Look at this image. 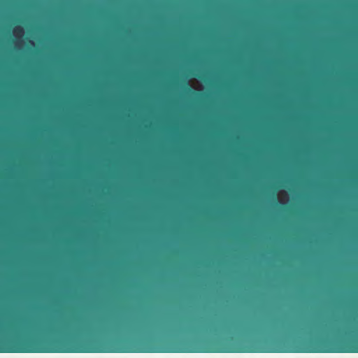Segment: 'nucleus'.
<instances>
[{
	"mask_svg": "<svg viewBox=\"0 0 358 358\" xmlns=\"http://www.w3.org/2000/svg\"><path fill=\"white\" fill-rule=\"evenodd\" d=\"M15 31L17 33H21L22 32V29L20 27H17L15 29Z\"/></svg>",
	"mask_w": 358,
	"mask_h": 358,
	"instance_id": "f257e3e1",
	"label": "nucleus"
},
{
	"mask_svg": "<svg viewBox=\"0 0 358 358\" xmlns=\"http://www.w3.org/2000/svg\"><path fill=\"white\" fill-rule=\"evenodd\" d=\"M185 89L187 92H192V90L191 88L189 87V84L188 83H185Z\"/></svg>",
	"mask_w": 358,
	"mask_h": 358,
	"instance_id": "f03ea898",
	"label": "nucleus"
}]
</instances>
